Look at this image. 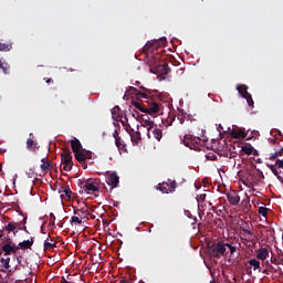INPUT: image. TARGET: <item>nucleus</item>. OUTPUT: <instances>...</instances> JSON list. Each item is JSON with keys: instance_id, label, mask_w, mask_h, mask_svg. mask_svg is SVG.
<instances>
[{"instance_id": "f257e3e1", "label": "nucleus", "mask_w": 283, "mask_h": 283, "mask_svg": "<svg viewBox=\"0 0 283 283\" xmlns=\"http://www.w3.org/2000/svg\"><path fill=\"white\" fill-rule=\"evenodd\" d=\"M167 43V38H161L159 40H155L153 42H147L144 46V52H146V54L148 55V65L150 67V72H154V70H156L159 65H161L163 62V55H160V53L157 52L158 48H160V45H165Z\"/></svg>"}, {"instance_id": "f03ea898", "label": "nucleus", "mask_w": 283, "mask_h": 283, "mask_svg": "<svg viewBox=\"0 0 283 283\" xmlns=\"http://www.w3.org/2000/svg\"><path fill=\"white\" fill-rule=\"evenodd\" d=\"M78 187L85 193H96L101 190V179H84L78 181Z\"/></svg>"}, {"instance_id": "7ed1b4c3", "label": "nucleus", "mask_w": 283, "mask_h": 283, "mask_svg": "<svg viewBox=\"0 0 283 283\" xmlns=\"http://www.w3.org/2000/svg\"><path fill=\"white\" fill-rule=\"evenodd\" d=\"M61 163L63 171H72V167H74V161L72 160V151L65 148L61 154Z\"/></svg>"}, {"instance_id": "20e7f679", "label": "nucleus", "mask_w": 283, "mask_h": 283, "mask_svg": "<svg viewBox=\"0 0 283 283\" xmlns=\"http://www.w3.org/2000/svg\"><path fill=\"white\" fill-rule=\"evenodd\" d=\"M209 253L212 255V258H220V255H224V253H227L226 243L218 242L217 244H212L209 248Z\"/></svg>"}, {"instance_id": "39448f33", "label": "nucleus", "mask_w": 283, "mask_h": 283, "mask_svg": "<svg viewBox=\"0 0 283 283\" xmlns=\"http://www.w3.org/2000/svg\"><path fill=\"white\" fill-rule=\"evenodd\" d=\"M176 189H178V182L176 180H172L170 184L164 181L157 186V190L161 193H174Z\"/></svg>"}, {"instance_id": "423d86ee", "label": "nucleus", "mask_w": 283, "mask_h": 283, "mask_svg": "<svg viewBox=\"0 0 283 283\" xmlns=\"http://www.w3.org/2000/svg\"><path fill=\"white\" fill-rule=\"evenodd\" d=\"M2 251L4 255H14L17 251H21V248H19V245L11 239H7L6 243L2 245Z\"/></svg>"}, {"instance_id": "0eeeda50", "label": "nucleus", "mask_w": 283, "mask_h": 283, "mask_svg": "<svg viewBox=\"0 0 283 283\" xmlns=\"http://www.w3.org/2000/svg\"><path fill=\"white\" fill-rule=\"evenodd\" d=\"M237 90L239 94L242 96V98H245L249 107H253L254 102H253V97L249 93V86H247L245 84H241L237 87Z\"/></svg>"}, {"instance_id": "6e6552de", "label": "nucleus", "mask_w": 283, "mask_h": 283, "mask_svg": "<svg viewBox=\"0 0 283 283\" xmlns=\"http://www.w3.org/2000/svg\"><path fill=\"white\" fill-rule=\"evenodd\" d=\"M106 185L111 187V189H116L120 184V177L116 172H106Z\"/></svg>"}, {"instance_id": "1a4fd4ad", "label": "nucleus", "mask_w": 283, "mask_h": 283, "mask_svg": "<svg viewBox=\"0 0 283 283\" xmlns=\"http://www.w3.org/2000/svg\"><path fill=\"white\" fill-rule=\"evenodd\" d=\"M140 119H142V126L146 127V129L148 132L147 133L148 138H151V129H154V127H155L154 120H151V118L147 114L142 115Z\"/></svg>"}, {"instance_id": "9d476101", "label": "nucleus", "mask_w": 283, "mask_h": 283, "mask_svg": "<svg viewBox=\"0 0 283 283\" xmlns=\"http://www.w3.org/2000/svg\"><path fill=\"white\" fill-rule=\"evenodd\" d=\"M202 140L200 137H193V135H185L182 143L186 147H189V149H196V145H198V142Z\"/></svg>"}, {"instance_id": "9b49d317", "label": "nucleus", "mask_w": 283, "mask_h": 283, "mask_svg": "<svg viewBox=\"0 0 283 283\" xmlns=\"http://www.w3.org/2000/svg\"><path fill=\"white\" fill-rule=\"evenodd\" d=\"M270 169L272 171V174H274V176H276V178L280 180V182H283V177L280 175L282 174V169H283V160L277 159L275 161V165H271Z\"/></svg>"}, {"instance_id": "f8f14e48", "label": "nucleus", "mask_w": 283, "mask_h": 283, "mask_svg": "<svg viewBox=\"0 0 283 283\" xmlns=\"http://www.w3.org/2000/svg\"><path fill=\"white\" fill-rule=\"evenodd\" d=\"M139 87L144 92L138 91V88L134 86H129V88L126 91V94H136V96H140L142 98H149V90H147L145 86Z\"/></svg>"}, {"instance_id": "ddd939ff", "label": "nucleus", "mask_w": 283, "mask_h": 283, "mask_svg": "<svg viewBox=\"0 0 283 283\" xmlns=\"http://www.w3.org/2000/svg\"><path fill=\"white\" fill-rule=\"evenodd\" d=\"M271 262L272 264H274V266H272L273 271L279 275H282V268H280V264H282L283 266V256L282 255L272 256Z\"/></svg>"}, {"instance_id": "4468645a", "label": "nucleus", "mask_w": 283, "mask_h": 283, "mask_svg": "<svg viewBox=\"0 0 283 283\" xmlns=\"http://www.w3.org/2000/svg\"><path fill=\"white\" fill-rule=\"evenodd\" d=\"M145 114L154 116V114H160V104L151 101L149 106L146 108Z\"/></svg>"}, {"instance_id": "2eb2a0df", "label": "nucleus", "mask_w": 283, "mask_h": 283, "mask_svg": "<svg viewBox=\"0 0 283 283\" xmlns=\"http://www.w3.org/2000/svg\"><path fill=\"white\" fill-rule=\"evenodd\" d=\"M228 202L232 205V207H238L240 205V195L235 191H231L227 193Z\"/></svg>"}, {"instance_id": "dca6fc26", "label": "nucleus", "mask_w": 283, "mask_h": 283, "mask_svg": "<svg viewBox=\"0 0 283 283\" xmlns=\"http://www.w3.org/2000/svg\"><path fill=\"white\" fill-rule=\"evenodd\" d=\"M156 74H159V76H167V74H169V72H171V69H169V64L168 63H163L161 65L157 66L155 69Z\"/></svg>"}, {"instance_id": "f3484780", "label": "nucleus", "mask_w": 283, "mask_h": 283, "mask_svg": "<svg viewBox=\"0 0 283 283\" xmlns=\"http://www.w3.org/2000/svg\"><path fill=\"white\" fill-rule=\"evenodd\" d=\"M25 224H28V217H22L21 221L15 222V232L19 233V231H24L25 233H30Z\"/></svg>"}, {"instance_id": "a211bd4d", "label": "nucleus", "mask_w": 283, "mask_h": 283, "mask_svg": "<svg viewBox=\"0 0 283 283\" xmlns=\"http://www.w3.org/2000/svg\"><path fill=\"white\" fill-rule=\"evenodd\" d=\"M74 216H77L80 220H90V211L85 208L74 209Z\"/></svg>"}, {"instance_id": "6ab92c4d", "label": "nucleus", "mask_w": 283, "mask_h": 283, "mask_svg": "<svg viewBox=\"0 0 283 283\" xmlns=\"http://www.w3.org/2000/svg\"><path fill=\"white\" fill-rule=\"evenodd\" d=\"M117 134L118 132L115 130L114 138L117 149H119V151H127V145Z\"/></svg>"}, {"instance_id": "aec40b11", "label": "nucleus", "mask_w": 283, "mask_h": 283, "mask_svg": "<svg viewBox=\"0 0 283 283\" xmlns=\"http://www.w3.org/2000/svg\"><path fill=\"white\" fill-rule=\"evenodd\" d=\"M75 159L80 165H82L83 169H87V163L85 161V151L78 150L74 153Z\"/></svg>"}, {"instance_id": "412c9836", "label": "nucleus", "mask_w": 283, "mask_h": 283, "mask_svg": "<svg viewBox=\"0 0 283 283\" xmlns=\"http://www.w3.org/2000/svg\"><path fill=\"white\" fill-rule=\"evenodd\" d=\"M41 163L40 168L43 176H45L48 171H50V159H48V156H45L41 159Z\"/></svg>"}, {"instance_id": "4be33fe9", "label": "nucleus", "mask_w": 283, "mask_h": 283, "mask_svg": "<svg viewBox=\"0 0 283 283\" xmlns=\"http://www.w3.org/2000/svg\"><path fill=\"white\" fill-rule=\"evenodd\" d=\"M34 244V237H31L30 240H24L18 244L19 249L22 251L25 249H32V245Z\"/></svg>"}, {"instance_id": "5701e85b", "label": "nucleus", "mask_w": 283, "mask_h": 283, "mask_svg": "<svg viewBox=\"0 0 283 283\" xmlns=\"http://www.w3.org/2000/svg\"><path fill=\"white\" fill-rule=\"evenodd\" d=\"M52 249H56V242H54V239L49 235L44 241V250L52 251Z\"/></svg>"}, {"instance_id": "b1692460", "label": "nucleus", "mask_w": 283, "mask_h": 283, "mask_svg": "<svg viewBox=\"0 0 283 283\" xmlns=\"http://www.w3.org/2000/svg\"><path fill=\"white\" fill-rule=\"evenodd\" d=\"M27 149H29V151H36V149H39V143H36V140H34V138H28L27 139Z\"/></svg>"}, {"instance_id": "393cba45", "label": "nucleus", "mask_w": 283, "mask_h": 283, "mask_svg": "<svg viewBox=\"0 0 283 283\" xmlns=\"http://www.w3.org/2000/svg\"><path fill=\"white\" fill-rule=\"evenodd\" d=\"M71 147L73 154H76L77 151H81V149H83V145H81V140H78L77 138L71 140Z\"/></svg>"}, {"instance_id": "a878e982", "label": "nucleus", "mask_w": 283, "mask_h": 283, "mask_svg": "<svg viewBox=\"0 0 283 283\" xmlns=\"http://www.w3.org/2000/svg\"><path fill=\"white\" fill-rule=\"evenodd\" d=\"M256 258L258 260H262V262H264V260L269 258V250L266 248H261L256 250Z\"/></svg>"}, {"instance_id": "bb28decb", "label": "nucleus", "mask_w": 283, "mask_h": 283, "mask_svg": "<svg viewBox=\"0 0 283 283\" xmlns=\"http://www.w3.org/2000/svg\"><path fill=\"white\" fill-rule=\"evenodd\" d=\"M248 264L253 268V271H259V273H262V266H260V261H258V259H250Z\"/></svg>"}, {"instance_id": "cd10ccee", "label": "nucleus", "mask_w": 283, "mask_h": 283, "mask_svg": "<svg viewBox=\"0 0 283 283\" xmlns=\"http://www.w3.org/2000/svg\"><path fill=\"white\" fill-rule=\"evenodd\" d=\"M111 112L114 120H120V118H123V114L120 113V106L113 107Z\"/></svg>"}, {"instance_id": "c85d7f7f", "label": "nucleus", "mask_w": 283, "mask_h": 283, "mask_svg": "<svg viewBox=\"0 0 283 283\" xmlns=\"http://www.w3.org/2000/svg\"><path fill=\"white\" fill-rule=\"evenodd\" d=\"M150 134H153V138H155L156 140H161L163 138V130L155 126L150 130Z\"/></svg>"}, {"instance_id": "c756f323", "label": "nucleus", "mask_w": 283, "mask_h": 283, "mask_svg": "<svg viewBox=\"0 0 283 283\" xmlns=\"http://www.w3.org/2000/svg\"><path fill=\"white\" fill-rule=\"evenodd\" d=\"M4 231H7L8 233H14V235H17V222H9L4 227Z\"/></svg>"}, {"instance_id": "7c9ffc66", "label": "nucleus", "mask_w": 283, "mask_h": 283, "mask_svg": "<svg viewBox=\"0 0 283 283\" xmlns=\"http://www.w3.org/2000/svg\"><path fill=\"white\" fill-rule=\"evenodd\" d=\"M231 136H232V138H247V133H244L242 130L232 129Z\"/></svg>"}, {"instance_id": "2f4dec72", "label": "nucleus", "mask_w": 283, "mask_h": 283, "mask_svg": "<svg viewBox=\"0 0 283 283\" xmlns=\"http://www.w3.org/2000/svg\"><path fill=\"white\" fill-rule=\"evenodd\" d=\"M241 151L247 154V156H251V154H253V146H251V144L244 145L241 147Z\"/></svg>"}, {"instance_id": "473e14b6", "label": "nucleus", "mask_w": 283, "mask_h": 283, "mask_svg": "<svg viewBox=\"0 0 283 283\" xmlns=\"http://www.w3.org/2000/svg\"><path fill=\"white\" fill-rule=\"evenodd\" d=\"M25 255V251H20L18 250L14 254L13 258H15L18 264H21V260H23V256Z\"/></svg>"}, {"instance_id": "72a5a7b5", "label": "nucleus", "mask_w": 283, "mask_h": 283, "mask_svg": "<svg viewBox=\"0 0 283 283\" xmlns=\"http://www.w3.org/2000/svg\"><path fill=\"white\" fill-rule=\"evenodd\" d=\"M0 264L2 266V269H4L6 271H8V269H10V258H2L0 260Z\"/></svg>"}, {"instance_id": "f704fd0d", "label": "nucleus", "mask_w": 283, "mask_h": 283, "mask_svg": "<svg viewBox=\"0 0 283 283\" xmlns=\"http://www.w3.org/2000/svg\"><path fill=\"white\" fill-rule=\"evenodd\" d=\"M60 193H65L66 200H72V190L70 189V186H66L65 188H61Z\"/></svg>"}, {"instance_id": "c9c22d12", "label": "nucleus", "mask_w": 283, "mask_h": 283, "mask_svg": "<svg viewBox=\"0 0 283 283\" xmlns=\"http://www.w3.org/2000/svg\"><path fill=\"white\" fill-rule=\"evenodd\" d=\"M3 74H10V64L8 62L0 63Z\"/></svg>"}, {"instance_id": "e433bc0d", "label": "nucleus", "mask_w": 283, "mask_h": 283, "mask_svg": "<svg viewBox=\"0 0 283 283\" xmlns=\"http://www.w3.org/2000/svg\"><path fill=\"white\" fill-rule=\"evenodd\" d=\"M130 138L133 143H138V140H142L140 132L132 133Z\"/></svg>"}, {"instance_id": "4c0bfd02", "label": "nucleus", "mask_w": 283, "mask_h": 283, "mask_svg": "<svg viewBox=\"0 0 283 283\" xmlns=\"http://www.w3.org/2000/svg\"><path fill=\"white\" fill-rule=\"evenodd\" d=\"M11 50H12V45L11 44L0 43V51L1 52H10Z\"/></svg>"}, {"instance_id": "58836bf2", "label": "nucleus", "mask_w": 283, "mask_h": 283, "mask_svg": "<svg viewBox=\"0 0 283 283\" xmlns=\"http://www.w3.org/2000/svg\"><path fill=\"white\" fill-rule=\"evenodd\" d=\"M71 224H83V220L80 219L76 214L71 218Z\"/></svg>"}, {"instance_id": "ea45409f", "label": "nucleus", "mask_w": 283, "mask_h": 283, "mask_svg": "<svg viewBox=\"0 0 283 283\" xmlns=\"http://www.w3.org/2000/svg\"><path fill=\"white\" fill-rule=\"evenodd\" d=\"M269 213V209L264 207H259V214L262 216L263 218H266Z\"/></svg>"}, {"instance_id": "a19ab883", "label": "nucleus", "mask_w": 283, "mask_h": 283, "mask_svg": "<svg viewBox=\"0 0 283 283\" xmlns=\"http://www.w3.org/2000/svg\"><path fill=\"white\" fill-rule=\"evenodd\" d=\"M133 107H136V109H139V112H143L145 114L146 108L140 105L138 102H133Z\"/></svg>"}, {"instance_id": "79ce46f5", "label": "nucleus", "mask_w": 283, "mask_h": 283, "mask_svg": "<svg viewBox=\"0 0 283 283\" xmlns=\"http://www.w3.org/2000/svg\"><path fill=\"white\" fill-rule=\"evenodd\" d=\"M282 154H283V147L280 148L279 153H275L274 155H271V156H270V159H271V160H277V157H279V156H282Z\"/></svg>"}, {"instance_id": "37998d69", "label": "nucleus", "mask_w": 283, "mask_h": 283, "mask_svg": "<svg viewBox=\"0 0 283 283\" xmlns=\"http://www.w3.org/2000/svg\"><path fill=\"white\" fill-rule=\"evenodd\" d=\"M226 247L229 249L230 255H233V253H235L237 248L231 245V243H226Z\"/></svg>"}, {"instance_id": "c03bdc74", "label": "nucleus", "mask_w": 283, "mask_h": 283, "mask_svg": "<svg viewBox=\"0 0 283 283\" xmlns=\"http://www.w3.org/2000/svg\"><path fill=\"white\" fill-rule=\"evenodd\" d=\"M116 120H120L123 127H125L126 125H129V119L127 118V116H124V118H119V119H116Z\"/></svg>"}, {"instance_id": "a18cd8bd", "label": "nucleus", "mask_w": 283, "mask_h": 283, "mask_svg": "<svg viewBox=\"0 0 283 283\" xmlns=\"http://www.w3.org/2000/svg\"><path fill=\"white\" fill-rule=\"evenodd\" d=\"M124 128L127 132V134H129V136H132V134H134V128H132V126L129 124H126L124 126Z\"/></svg>"}, {"instance_id": "49530a36", "label": "nucleus", "mask_w": 283, "mask_h": 283, "mask_svg": "<svg viewBox=\"0 0 283 283\" xmlns=\"http://www.w3.org/2000/svg\"><path fill=\"white\" fill-rule=\"evenodd\" d=\"M93 155L92 151H84V160H92Z\"/></svg>"}, {"instance_id": "de8ad7c7", "label": "nucleus", "mask_w": 283, "mask_h": 283, "mask_svg": "<svg viewBox=\"0 0 283 283\" xmlns=\"http://www.w3.org/2000/svg\"><path fill=\"white\" fill-rule=\"evenodd\" d=\"M177 118H178L180 125H184V124H185V118H186L185 115H178Z\"/></svg>"}, {"instance_id": "09e8293b", "label": "nucleus", "mask_w": 283, "mask_h": 283, "mask_svg": "<svg viewBox=\"0 0 283 283\" xmlns=\"http://www.w3.org/2000/svg\"><path fill=\"white\" fill-rule=\"evenodd\" d=\"M56 167V164H54L52 160L49 161V171H52Z\"/></svg>"}, {"instance_id": "8fccbe9b", "label": "nucleus", "mask_w": 283, "mask_h": 283, "mask_svg": "<svg viewBox=\"0 0 283 283\" xmlns=\"http://www.w3.org/2000/svg\"><path fill=\"white\" fill-rule=\"evenodd\" d=\"M243 233H247L248 235H253V232L247 228H242Z\"/></svg>"}, {"instance_id": "3c124183", "label": "nucleus", "mask_w": 283, "mask_h": 283, "mask_svg": "<svg viewBox=\"0 0 283 283\" xmlns=\"http://www.w3.org/2000/svg\"><path fill=\"white\" fill-rule=\"evenodd\" d=\"M216 158H218L216 155L207 156L208 160H216Z\"/></svg>"}, {"instance_id": "603ef678", "label": "nucleus", "mask_w": 283, "mask_h": 283, "mask_svg": "<svg viewBox=\"0 0 283 283\" xmlns=\"http://www.w3.org/2000/svg\"><path fill=\"white\" fill-rule=\"evenodd\" d=\"M46 83H54L53 78H46Z\"/></svg>"}, {"instance_id": "864d4df0", "label": "nucleus", "mask_w": 283, "mask_h": 283, "mask_svg": "<svg viewBox=\"0 0 283 283\" xmlns=\"http://www.w3.org/2000/svg\"><path fill=\"white\" fill-rule=\"evenodd\" d=\"M88 216H90V218H92V220L96 219V217L94 214H91L90 212H88Z\"/></svg>"}, {"instance_id": "5fc2aeb1", "label": "nucleus", "mask_w": 283, "mask_h": 283, "mask_svg": "<svg viewBox=\"0 0 283 283\" xmlns=\"http://www.w3.org/2000/svg\"><path fill=\"white\" fill-rule=\"evenodd\" d=\"M247 274H248V275H251V268H250V269H247Z\"/></svg>"}, {"instance_id": "6e6d98bb", "label": "nucleus", "mask_w": 283, "mask_h": 283, "mask_svg": "<svg viewBox=\"0 0 283 283\" xmlns=\"http://www.w3.org/2000/svg\"><path fill=\"white\" fill-rule=\"evenodd\" d=\"M136 85L139 87L140 86V82H136Z\"/></svg>"}, {"instance_id": "4d7b16f0", "label": "nucleus", "mask_w": 283, "mask_h": 283, "mask_svg": "<svg viewBox=\"0 0 283 283\" xmlns=\"http://www.w3.org/2000/svg\"><path fill=\"white\" fill-rule=\"evenodd\" d=\"M202 140H203V143H205V140H206V137H203V138H202Z\"/></svg>"}, {"instance_id": "13d9d810", "label": "nucleus", "mask_w": 283, "mask_h": 283, "mask_svg": "<svg viewBox=\"0 0 283 283\" xmlns=\"http://www.w3.org/2000/svg\"><path fill=\"white\" fill-rule=\"evenodd\" d=\"M265 264H269V261H266Z\"/></svg>"}, {"instance_id": "bf43d9fd", "label": "nucleus", "mask_w": 283, "mask_h": 283, "mask_svg": "<svg viewBox=\"0 0 283 283\" xmlns=\"http://www.w3.org/2000/svg\"><path fill=\"white\" fill-rule=\"evenodd\" d=\"M282 240H283V233H282Z\"/></svg>"}, {"instance_id": "052dcab7", "label": "nucleus", "mask_w": 283, "mask_h": 283, "mask_svg": "<svg viewBox=\"0 0 283 283\" xmlns=\"http://www.w3.org/2000/svg\"><path fill=\"white\" fill-rule=\"evenodd\" d=\"M30 136H32V133L30 134Z\"/></svg>"}]
</instances>
